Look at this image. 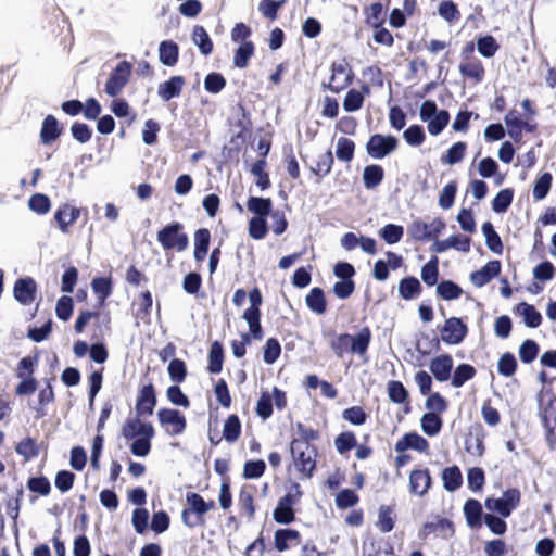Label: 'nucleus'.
Returning a JSON list of instances; mask_svg holds the SVG:
<instances>
[{
    "mask_svg": "<svg viewBox=\"0 0 556 556\" xmlns=\"http://www.w3.org/2000/svg\"><path fill=\"white\" fill-rule=\"evenodd\" d=\"M123 437L131 441L130 451L137 457H146L151 450V440L154 437V428L150 422L139 418L126 421L122 430Z\"/></svg>",
    "mask_w": 556,
    "mask_h": 556,
    "instance_id": "1",
    "label": "nucleus"
},
{
    "mask_svg": "<svg viewBox=\"0 0 556 556\" xmlns=\"http://www.w3.org/2000/svg\"><path fill=\"white\" fill-rule=\"evenodd\" d=\"M370 340V330L365 327L362 328L356 334H340L336 338V340H333L332 349L339 357H342L345 352H351L363 356L366 354Z\"/></svg>",
    "mask_w": 556,
    "mask_h": 556,
    "instance_id": "2",
    "label": "nucleus"
},
{
    "mask_svg": "<svg viewBox=\"0 0 556 556\" xmlns=\"http://www.w3.org/2000/svg\"><path fill=\"white\" fill-rule=\"evenodd\" d=\"M419 118L427 125V130L431 136H439L450 123V113L446 110L439 109L432 100H426L419 108Z\"/></svg>",
    "mask_w": 556,
    "mask_h": 556,
    "instance_id": "3",
    "label": "nucleus"
},
{
    "mask_svg": "<svg viewBox=\"0 0 556 556\" xmlns=\"http://www.w3.org/2000/svg\"><path fill=\"white\" fill-rule=\"evenodd\" d=\"M290 451L296 470L305 477H311L316 465L315 448L307 442L292 440L290 444Z\"/></svg>",
    "mask_w": 556,
    "mask_h": 556,
    "instance_id": "4",
    "label": "nucleus"
},
{
    "mask_svg": "<svg viewBox=\"0 0 556 556\" xmlns=\"http://www.w3.org/2000/svg\"><path fill=\"white\" fill-rule=\"evenodd\" d=\"M157 240L165 250L184 251L188 247V237L181 231V225L170 224L157 232Z\"/></svg>",
    "mask_w": 556,
    "mask_h": 556,
    "instance_id": "5",
    "label": "nucleus"
},
{
    "mask_svg": "<svg viewBox=\"0 0 556 556\" xmlns=\"http://www.w3.org/2000/svg\"><path fill=\"white\" fill-rule=\"evenodd\" d=\"M250 306L243 313V319L249 326L251 336L260 340L262 338V327L260 324V306L262 304V295L257 288L253 289L249 294Z\"/></svg>",
    "mask_w": 556,
    "mask_h": 556,
    "instance_id": "6",
    "label": "nucleus"
},
{
    "mask_svg": "<svg viewBox=\"0 0 556 556\" xmlns=\"http://www.w3.org/2000/svg\"><path fill=\"white\" fill-rule=\"evenodd\" d=\"M444 229L445 223L440 218H434L430 223L416 219L408 227V233L415 240L428 241L437 238Z\"/></svg>",
    "mask_w": 556,
    "mask_h": 556,
    "instance_id": "7",
    "label": "nucleus"
},
{
    "mask_svg": "<svg viewBox=\"0 0 556 556\" xmlns=\"http://www.w3.org/2000/svg\"><path fill=\"white\" fill-rule=\"evenodd\" d=\"M520 502V492L516 489L507 490L498 498H486L485 507L489 510L497 511L502 517H509L511 511Z\"/></svg>",
    "mask_w": 556,
    "mask_h": 556,
    "instance_id": "8",
    "label": "nucleus"
},
{
    "mask_svg": "<svg viewBox=\"0 0 556 556\" xmlns=\"http://www.w3.org/2000/svg\"><path fill=\"white\" fill-rule=\"evenodd\" d=\"M353 77L354 74L350 63L345 59H341L332 64L328 88L338 93L352 83Z\"/></svg>",
    "mask_w": 556,
    "mask_h": 556,
    "instance_id": "9",
    "label": "nucleus"
},
{
    "mask_svg": "<svg viewBox=\"0 0 556 556\" xmlns=\"http://www.w3.org/2000/svg\"><path fill=\"white\" fill-rule=\"evenodd\" d=\"M157 419L164 431L168 435L181 434L187 426L185 416L172 408H162L157 412Z\"/></svg>",
    "mask_w": 556,
    "mask_h": 556,
    "instance_id": "10",
    "label": "nucleus"
},
{
    "mask_svg": "<svg viewBox=\"0 0 556 556\" xmlns=\"http://www.w3.org/2000/svg\"><path fill=\"white\" fill-rule=\"evenodd\" d=\"M397 143V139L391 135L376 134L369 138L366 150L372 159L380 160L392 153Z\"/></svg>",
    "mask_w": 556,
    "mask_h": 556,
    "instance_id": "11",
    "label": "nucleus"
},
{
    "mask_svg": "<svg viewBox=\"0 0 556 556\" xmlns=\"http://www.w3.org/2000/svg\"><path fill=\"white\" fill-rule=\"evenodd\" d=\"M468 328L460 318L451 317L445 320L441 329V339L450 345L460 344L467 336Z\"/></svg>",
    "mask_w": 556,
    "mask_h": 556,
    "instance_id": "12",
    "label": "nucleus"
},
{
    "mask_svg": "<svg viewBox=\"0 0 556 556\" xmlns=\"http://www.w3.org/2000/svg\"><path fill=\"white\" fill-rule=\"evenodd\" d=\"M131 73V66L127 62H121L114 68L105 84V92L111 96H117L127 84Z\"/></svg>",
    "mask_w": 556,
    "mask_h": 556,
    "instance_id": "13",
    "label": "nucleus"
},
{
    "mask_svg": "<svg viewBox=\"0 0 556 556\" xmlns=\"http://www.w3.org/2000/svg\"><path fill=\"white\" fill-rule=\"evenodd\" d=\"M396 453H404L408 450L428 455L430 450L429 442L417 432L405 433L394 445Z\"/></svg>",
    "mask_w": 556,
    "mask_h": 556,
    "instance_id": "14",
    "label": "nucleus"
},
{
    "mask_svg": "<svg viewBox=\"0 0 556 556\" xmlns=\"http://www.w3.org/2000/svg\"><path fill=\"white\" fill-rule=\"evenodd\" d=\"M79 216L80 210L68 203L60 205L54 212V220L56 222L59 229L63 233L70 232L71 226L76 223Z\"/></svg>",
    "mask_w": 556,
    "mask_h": 556,
    "instance_id": "15",
    "label": "nucleus"
},
{
    "mask_svg": "<svg viewBox=\"0 0 556 556\" xmlns=\"http://www.w3.org/2000/svg\"><path fill=\"white\" fill-rule=\"evenodd\" d=\"M505 125L507 127L508 136L519 142L522 138V131H533L534 126L528 122L521 119L519 113L516 110H510L504 117Z\"/></svg>",
    "mask_w": 556,
    "mask_h": 556,
    "instance_id": "16",
    "label": "nucleus"
},
{
    "mask_svg": "<svg viewBox=\"0 0 556 556\" xmlns=\"http://www.w3.org/2000/svg\"><path fill=\"white\" fill-rule=\"evenodd\" d=\"M459 73L471 80L473 84H480L485 76V70L478 58L465 56L458 66Z\"/></svg>",
    "mask_w": 556,
    "mask_h": 556,
    "instance_id": "17",
    "label": "nucleus"
},
{
    "mask_svg": "<svg viewBox=\"0 0 556 556\" xmlns=\"http://www.w3.org/2000/svg\"><path fill=\"white\" fill-rule=\"evenodd\" d=\"M450 249L467 253L470 250V238L465 236H451L444 240H434L431 250L434 253H443Z\"/></svg>",
    "mask_w": 556,
    "mask_h": 556,
    "instance_id": "18",
    "label": "nucleus"
},
{
    "mask_svg": "<svg viewBox=\"0 0 556 556\" xmlns=\"http://www.w3.org/2000/svg\"><path fill=\"white\" fill-rule=\"evenodd\" d=\"M453 364L451 355L440 354L431 359L429 369L438 381L444 382L451 378Z\"/></svg>",
    "mask_w": 556,
    "mask_h": 556,
    "instance_id": "19",
    "label": "nucleus"
},
{
    "mask_svg": "<svg viewBox=\"0 0 556 556\" xmlns=\"http://www.w3.org/2000/svg\"><path fill=\"white\" fill-rule=\"evenodd\" d=\"M501 271V263L498 261H490L482 268L471 273L470 281L473 286L481 288L496 277Z\"/></svg>",
    "mask_w": 556,
    "mask_h": 556,
    "instance_id": "20",
    "label": "nucleus"
},
{
    "mask_svg": "<svg viewBox=\"0 0 556 556\" xmlns=\"http://www.w3.org/2000/svg\"><path fill=\"white\" fill-rule=\"evenodd\" d=\"M431 485V477L428 469H416L409 475V490L418 496L425 495Z\"/></svg>",
    "mask_w": 556,
    "mask_h": 556,
    "instance_id": "21",
    "label": "nucleus"
},
{
    "mask_svg": "<svg viewBox=\"0 0 556 556\" xmlns=\"http://www.w3.org/2000/svg\"><path fill=\"white\" fill-rule=\"evenodd\" d=\"M14 298L20 303L30 304L36 294V282L31 278L18 279L14 285Z\"/></svg>",
    "mask_w": 556,
    "mask_h": 556,
    "instance_id": "22",
    "label": "nucleus"
},
{
    "mask_svg": "<svg viewBox=\"0 0 556 556\" xmlns=\"http://www.w3.org/2000/svg\"><path fill=\"white\" fill-rule=\"evenodd\" d=\"M184 85L185 80L181 76H173L159 86L157 93L164 101H168L179 96Z\"/></svg>",
    "mask_w": 556,
    "mask_h": 556,
    "instance_id": "23",
    "label": "nucleus"
},
{
    "mask_svg": "<svg viewBox=\"0 0 556 556\" xmlns=\"http://www.w3.org/2000/svg\"><path fill=\"white\" fill-rule=\"evenodd\" d=\"M369 87L367 85H363L361 90L351 89L344 100H343V109L346 112H355L358 111L363 103L366 94H369Z\"/></svg>",
    "mask_w": 556,
    "mask_h": 556,
    "instance_id": "24",
    "label": "nucleus"
},
{
    "mask_svg": "<svg viewBox=\"0 0 556 556\" xmlns=\"http://www.w3.org/2000/svg\"><path fill=\"white\" fill-rule=\"evenodd\" d=\"M179 48L172 40H164L159 46V58L162 64L174 66L178 61Z\"/></svg>",
    "mask_w": 556,
    "mask_h": 556,
    "instance_id": "25",
    "label": "nucleus"
},
{
    "mask_svg": "<svg viewBox=\"0 0 556 556\" xmlns=\"http://www.w3.org/2000/svg\"><path fill=\"white\" fill-rule=\"evenodd\" d=\"M300 542V533L293 529H279L275 532V547L279 552L288 549L291 544Z\"/></svg>",
    "mask_w": 556,
    "mask_h": 556,
    "instance_id": "26",
    "label": "nucleus"
},
{
    "mask_svg": "<svg viewBox=\"0 0 556 556\" xmlns=\"http://www.w3.org/2000/svg\"><path fill=\"white\" fill-rule=\"evenodd\" d=\"M156 400L154 389L151 384L144 386L137 402V410L139 414L151 415L155 406Z\"/></svg>",
    "mask_w": 556,
    "mask_h": 556,
    "instance_id": "27",
    "label": "nucleus"
},
{
    "mask_svg": "<svg viewBox=\"0 0 556 556\" xmlns=\"http://www.w3.org/2000/svg\"><path fill=\"white\" fill-rule=\"evenodd\" d=\"M516 311L522 317L526 326L536 328L541 325L542 315L533 305L523 302L517 305Z\"/></svg>",
    "mask_w": 556,
    "mask_h": 556,
    "instance_id": "28",
    "label": "nucleus"
},
{
    "mask_svg": "<svg viewBox=\"0 0 556 556\" xmlns=\"http://www.w3.org/2000/svg\"><path fill=\"white\" fill-rule=\"evenodd\" d=\"M211 233L207 229L202 228L194 233V258L198 262L204 261L208 245H210Z\"/></svg>",
    "mask_w": 556,
    "mask_h": 556,
    "instance_id": "29",
    "label": "nucleus"
},
{
    "mask_svg": "<svg viewBox=\"0 0 556 556\" xmlns=\"http://www.w3.org/2000/svg\"><path fill=\"white\" fill-rule=\"evenodd\" d=\"M443 421L435 413H426L420 419V428L428 437H435L442 429Z\"/></svg>",
    "mask_w": 556,
    "mask_h": 556,
    "instance_id": "30",
    "label": "nucleus"
},
{
    "mask_svg": "<svg viewBox=\"0 0 556 556\" xmlns=\"http://www.w3.org/2000/svg\"><path fill=\"white\" fill-rule=\"evenodd\" d=\"M442 481L445 490L456 491L463 483V476L457 466L447 467L442 472Z\"/></svg>",
    "mask_w": 556,
    "mask_h": 556,
    "instance_id": "31",
    "label": "nucleus"
},
{
    "mask_svg": "<svg viewBox=\"0 0 556 556\" xmlns=\"http://www.w3.org/2000/svg\"><path fill=\"white\" fill-rule=\"evenodd\" d=\"M481 504L477 500H468L464 505V514L467 523L471 528H478L481 526Z\"/></svg>",
    "mask_w": 556,
    "mask_h": 556,
    "instance_id": "32",
    "label": "nucleus"
},
{
    "mask_svg": "<svg viewBox=\"0 0 556 556\" xmlns=\"http://www.w3.org/2000/svg\"><path fill=\"white\" fill-rule=\"evenodd\" d=\"M192 41L204 55L210 54L213 50L212 40L203 26L193 27Z\"/></svg>",
    "mask_w": 556,
    "mask_h": 556,
    "instance_id": "33",
    "label": "nucleus"
},
{
    "mask_svg": "<svg viewBox=\"0 0 556 556\" xmlns=\"http://www.w3.org/2000/svg\"><path fill=\"white\" fill-rule=\"evenodd\" d=\"M421 286L415 277H407L400 281L399 293L404 300H412L419 295Z\"/></svg>",
    "mask_w": 556,
    "mask_h": 556,
    "instance_id": "34",
    "label": "nucleus"
},
{
    "mask_svg": "<svg viewBox=\"0 0 556 556\" xmlns=\"http://www.w3.org/2000/svg\"><path fill=\"white\" fill-rule=\"evenodd\" d=\"M387 393L389 400L395 404H404L408 402V392L402 382L391 380L387 384Z\"/></svg>",
    "mask_w": 556,
    "mask_h": 556,
    "instance_id": "35",
    "label": "nucleus"
},
{
    "mask_svg": "<svg viewBox=\"0 0 556 556\" xmlns=\"http://www.w3.org/2000/svg\"><path fill=\"white\" fill-rule=\"evenodd\" d=\"M186 501L190 509L200 518L214 507V502H205L203 497L197 493H188Z\"/></svg>",
    "mask_w": 556,
    "mask_h": 556,
    "instance_id": "36",
    "label": "nucleus"
},
{
    "mask_svg": "<svg viewBox=\"0 0 556 556\" xmlns=\"http://www.w3.org/2000/svg\"><path fill=\"white\" fill-rule=\"evenodd\" d=\"M270 199L251 197L247 202V208L255 216L267 217L271 211Z\"/></svg>",
    "mask_w": 556,
    "mask_h": 556,
    "instance_id": "37",
    "label": "nucleus"
},
{
    "mask_svg": "<svg viewBox=\"0 0 556 556\" xmlns=\"http://www.w3.org/2000/svg\"><path fill=\"white\" fill-rule=\"evenodd\" d=\"M60 136V129L58 121L52 116L48 115L41 127L40 138L43 143H49L55 140Z\"/></svg>",
    "mask_w": 556,
    "mask_h": 556,
    "instance_id": "38",
    "label": "nucleus"
},
{
    "mask_svg": "<svg viewBox=\"0 0 556 556\" xmlns=\"http://www.w3.org/2000/svg\"><path fill=\"white\" fill-rule=\"evenodd\" d=\"M482 232H483V236L485 237V242H486L488 248L492 252H494L496 254H501L503 251V243H502L500 236L494 230L492 224L489 222L484 223L482 225Z\"/></svg>",
    "mask_w": 556,
    "mask_h": 556,
    "instance_id": "39",
    "label": "nucleus"
},
{
    "mask_svg": "<svg viewBox=\"0 0 556 556\" xmlns=\"http://www.w3.org/2000/svg\"><path fill=\"white\" fill-rule=\"evenodd\" d=\"M383 178V169L379 165H368L364 168L363 180L367 189L377 187Z\"/></svg>",
    "mask_w": 556,
    "mask_h": 556,
    "instance_id": "40",
    "label": "nucleus"
},
{
    "mask_svg": "<svg viewBox=\"0 0 556 556\" xmlns=\"http://www.w3.org/2000/svg\"><path fill=\"white\" fill-rule=\"evenodd\" d=\"M293 506L294 505H290L288 502L280 498L277 507L275 508V510L273 513L274 519L279 523H285V525L291 523L295 518L294 511H293Z\"/></svg>",
    "mask_w": 556,
    "mask_h": 556,
    "instance_id": "41",
    "label": "nucleus"
},
{
    "mask_svg": "<svg viewBox=\"0 0 556 556\" xmlns=\"http://www.w3.org/2000/svg\"><path fill=\"white\" fill-rule=\"evenodd\" d=\"M241 433V422L236 415H230L224 424L223 437L228 442L238 440Z\"/></svg>",
    "mask_w": 556,
    "mask_h": 556,
    "instance_id": "42",
    "label": "nucleus"
},
{
    "mask_svg": "<svg viewBox=\"0 0 556 556\" xmlns=\"http://www.w3.org/2000/svg\"><path fill=\"white\" fill-rule=\"evenodd\" d=\"M254 53V45L251 41H243L236 50L233 55V64L236 67L244 68L248 65L249 59Z\"/></svg>",
    "mask_w": 556,
    "mask_h": 556,
    "instance_id": "43",
    "label": "nucleus"
},
{
    "mask_svg": "<svg viewBox=\"0 0 556 556\" xmlns=\"http://www.w3.org/2000/svg\"><path fill=\"white\" fill-rule=\"evenodd\" d=\"M498 49L500 46L493 36L485 35L477 40V50L484 58H493Z\"/></svg>",
    "mask_w": 556,
    "mask_h": 556,
    "instance_id": "44",
    "label": "nucleus"
},
{
    "mask_svg": "<svg viewBox=\"0 0 556 556\" xmlns=\"http://www.w3.org/2000/svg\"><path fill=\"white\" fill-rule=\"evenodd\" d=\"M404 235V228L401 225L387 224L379 230V236L388 244H395L401 241Z\"/></svg>",
    "mask_w": 556,
    "mask_h": 556,
    "instance_id": "45",
    "label": "nucleus"
},
{
    "mask_svg": "<svg viewBox=\"0 0 556 556\" xmlns=\"http://www.w3.org/2000/svg\"><path fill=\"white\" fill-rule=\"evenodd\" d=\"M476 369L469 364H460L454 370L452 377V386L455 388L462 387L466 381L473 378Z\"/></svg>",
    "mask_w": 556,
    "mask_h": 556,
    "instance_id": "46",
    "label": "nucleus"
},
{
    "mask_svg": "<svg viewBox=\"0 0 556 556\" xmlns=\"http://www.w3.org/2000/svg\"><path fill=\"white\" fill-rule=\"evenodd\" d=\"M365 16L369 26L379 28L384 22L383 5L379 2L372 3L365 10Z\"/></svg>",
    "mask_w": 556,
    "mask_h": 556,
    "instance_id": "47",
    "label": "nucleus"
},
{
    "mask_svg": "<svg viewBox=\"0 0 556 556\" xmlns=\"http://www.w3.org/2000/svg\"><path fill=\"white\" fill-rule=\"evenodd\" d=\"M307 306L317 314H324L326 311L325 295L321 289L314 288L306 296Z\"/></svg>",
    "mask_w": 556,
    "mask_h": 556,
    "instance_id": "48",
    "label": "nucleus"
},
{
    "mask_svg": "<svg viewBox=\"0 0 556 556\" xmlns=\"http://www.w3.org/2000/svg\"><path fill=\"white\" fill-rule=\"evenodd\" d=\"M405 142L410 147H419L426 140V134L420 125H412L403 132Z\"/></svg>",
    "mask_w": 556,
    "mask_h": 556,
    "instance_id": "49",
    "label": "nucleus"
},
{
    "mask_svg": "<svg viewBox=\"0 0 556 556\" xmlns=\"http://www.w3.org/2000/svg\"><path fill=\"white\" fill-rule=\"evenodd\" d=\"M111 111L118 118H127V123L130 125L136 119V114L131 111L129 104L123 99H115L111 103Z\"/></svg>",
    "mask_w": 556,
    "mask_h": 556,
    "instance_id": "50",
    "label": "nucleus"
},
{
    "mask_svg": "<svg viewBox=\"0 0 556 556\" xmlns=\"http://www.w3.org/2000/svg\"><path fill=\"white\" fill-rule=\"evenodd\" d=\"M355 144L348 138H339L336 146V155L340 161L350 162L354 156Z\"/></svg>",
    "mask_w": 556,
    "mask_h": 556,
    "instance_id": "51",
    "label": "nucleus"
},
{
    "mask_svg": "<svg viewBox=\"0 0 556 556\" xmlns=\"http://www.w3.org/2000/svg\"><path fill=\"white\" fill-rule=\"evenodd\" d=\"M223 367V348L219 342H213L208 353V370L219 372Z\"/></svg>",
    "mask_w": 556,
    "mask_h": 556,
    "instance_id": "52",
    "label": "nucleus"
},
{
    "mask_svg": "<svg viewBox=\"0 0 556 556\" xmlns=\"http://www.w3.org/2000/svg\"><path fill=\"white\" fill-rule=\"evenodd\" d=\"M437 292L444 300L451 301L458 299L462 295L463 290L453 281L445 280L438 285Z\"/></svg>",
    "mask_w": 556,
    "mask_h": 556,
    "instance_id": "53",
    "label": "nucleus"
},
{
    "mask_svg": "<svg viewBox=\"0 0 556 556\" xmlns=\"http://www.w3.org/2000/svg\"><path fill=\"white\" fill-rule=\"evenodd\" d=\"M466 150L467 146L465 142H456L442 156V162L448 165L459 163L464 159Z\"/></svg>",
    "mask_w": 556,
    "mask_h": 556,
    "instance_id": "54",
    "label": "nucleus"
},
{
    "mask_svg": "<svg viewBox=\"0 0 556 556\" xmlns=\"http://www.w3.org/2000/svg\"><path fill=\"white\" fill-rule=\"evenodd\" d=\"M149 511L146 508H136L132 511L131 525L138 534H143L148 530Z\"/></svg>",
    "mask_w": 556,
    "mask_h": 556,
    "instance_id": "55",
    "label": "nucleus"
},
{
    "mask_svg": "<svg viewBox=\"0 0 556 556\" xmlns=\"http://www.w3.org/2000/svg\"><path fill=\"white\" fill-rule=\"evenodd\" d=\"M438 257L433 256L421 268V279L428 286H434L438 281Z\"/></svg>",
    "mask_w": 556,
    "mask_h": 556,
    "instance_id": "56",
    "label": "nucleus"
},
{
    "mask_svg": "<svg viewBox=\"0 0 556 556\" xmlns=\"http://www.w3.org/2000/svg\"><path fill=\"white\" fill-rule=\"evenodd\" d=\"M28 207L40 215L47 214L51 208L50 199L42 193H36L30 197Z\"/></svg>",
    "mask_w": 556,
    "mask_h": 556,
    "instance_id": "57",
    "label": "nucleus"
},
{
    "mask_svg": "<svg viewBox=\"0 0 556 556\" xmlns=\"http://www.w3.org/2000/svg\"><path fill=\"white\" fill-rule=\"evenodd\" d=\"M513 190L510 189H503L501 190L496 197L493 199L492 202V210L495 213H504L508 208V206L511 204L513 201Z\"/></svg>",
    "mask_w": 556,
    "mask_h": 556,
    "instance_id": "58",
    "label": "nucleus"
},
{
    "mask_svg": "<svg viewBox=\"0 0 556 556\" xmlns=\"http://www.w3.org/2000/svg\"><path fill=\"white\" fill-rule=\"evenodd\" d=\"M267 233L266 217L254 216L249 222V235L256 240L263 239Z\"/></svg>",
    "mask_w": 556,
    "mask_h": 556,
    "instance_id": "59",
    "label": "nucleus"
},
{
    "mask_svg": "<svg viewBox=\"0 0 556 556\" xmlns=\"http://www.w3.org/2000/svg\"><path fill=\"white\" fill-rule=\"evenodd\" d=\"M552 175L549 173L542 174L535 181L533 187V198L535 200H543L551 188Z\"/></svg>",
    "mask_w": 556,
    "mask_h": 556,
    "instance_id": "60",
    "label": "nucleus"
},
{
    "mask_svg": "<svg viewBox=\"0 0 556 556\" xmlns=\"http://www.w3.org/2000/svg\"><path fill=\"white\" fill-rule=\"evenodd\" d=\"M377 527L384 533L390 532L393 529V511L389 506H381L379 508Z\"/></svg>",
    "mask_w": 556,
    "mask_h": 556,
    "instance_id": "61",
    "label": "nucleus"
},
{
    "mask_svg": "<svg viewBox=\"0 0 556 556\" xmlns=\"http://www.w3.org/2000/svg\"><path fill=\"white\" fill-rule=\"evenodd\" d=\"M266 162L264 160L257 161L253 164L251 168V173L256 177V186L261 188V190H265L270 186L269 177L265 172Z\"/></svg>",
    "mask_w": 556,
    "mask_h": 556,
    "instance_id": "62",
    "label": "nucleus"
},
{
    "mask_svg": "<svg viewBox=\"0 0 556 556\" xmlns=\"http://www.w3.org/2000/svg\"><path fill=\"white\" fill-rule=\"evenodd\" d=\"M256 414L263 418L267 419L273 414V396H269V392H263L260 399L256 402L255 407Z\"/></svg>",
    "mask_w": 556,
    "mask_h": 556,
    "instance_id": "63",
    "label": "nucleus"
},
{
    "mask_svg": "<svg viewBox=\"0 0 556 556\" xmlns=\"http://www.w3.org/2000/svg\"><path fill=\"white\" fill-rule=\"evenodd\" d=\"M516 368H517V362L513 354L505 353L501 356L498 364H497V369L502 376H505V377L513 376L516 371Z\"/></svg>",
    "mask_w": 556,
    "mask_h": 556,
    "instance_id": "64",
    "label": "nucleus"
}]
</instances>
